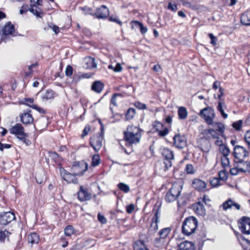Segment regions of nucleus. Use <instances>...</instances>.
Instances as JSON below:
<instances>
[{
  "instance_id": "1",
  "label": "nucleus",
  "mask_w": 250,
  "mask_h": 250,
  "mask_svg": "<svg viewBox=\"0 0 250 250\" xmlns=\"http://www.w3.org/2000/svg\"><path fill=\"white\" fill-rule=\"evenodd\" d=\"M199 115L208 125L212 126L203 130L200 133L201 137L197 141L199 148L202 151L207 152L211 148L210 140L215 141L219 138L225 137V126L221 122H213L215 114L211 107H207L202 109Z\"/></svg>"
},
{
  "instance_id": "2",
  "label": "nucleus",
  "mask_w": 250,
  "mask_h": 250,
  "mask_svg": "<svg viewBox=\"0 0 250 250\" xmlns=\"http://www.w3.org/2000/svg\"><path fill=\"white\" fill-rule=\"evenodd\" d=\"M143 132V129L138 126L133 125H128L123 132V140L125 142V146L130 149L128 151L122 146V150L127 155L130 154L133 151V146L140 143Z\"/></svg>"
},
{
  "instance_id": "3",
  "label": "nucleus",
  "mask_w": 250,
  "mask_h": 250,
  "mask_svg": "<svg viewBox=\"0 0 250 250\" xmlns=\"http://www.w3.org/2000/svg\"><path fill=\"white\" fill-rule=\"evenodd\" d=\"M198 225V221L195 217L189 216L185 219L182 226L184 235L189 236L195 232Z\"/></svg>"
},
{
  "instance_id": "4",
  "label": "nucleus",
  "mask_w": 250,
  "mask_h": 250,
  "mask_svg": "<svg viewBox=\"0 0 250 250\" xmlns=\"http://www.w3.org/2000/svg\"><path fill=\"white\" fill-rule=\"evenodd\" d=\"M182 186L181 183L174 182L167 191L165 199L167 202L171 203L176 200L181 194Z\"/></svg>"
},
{
  "instance_id": "5",
  "label": "nucleus",
  "mask_w": 250,
  "mask_h": 250,
  "mask_svg": "<svg viewBox=\"0 0 250 250\" xmlns=\"http://www.w3.org/2000/svg\"><path fill=\"white\" fill-rule=\"evenodd\" d=\"M160 151L164 161L162 169L164 171H167L172 166V160L174 159V152L171 149L167 147L161 148Z\"/></svg>"
},
{
  "instance_id": "6",
  "label": "nucleus",
  "mask_w": 250,
  "mask_h": 250,
  "mask_svg": "<svg viewBox=\"0 0 250 250\" xmlns=\"http://www.w3.org/2000/svg\"><path fill=\"white\" fill-rule=\"evenodd\" d=\"M234 157V162L238 166L242 164L246 158L249 156V151L244 146H235L232 152Z\"/></svg>"
},
{
  "instance_id": "7",
  "label": "nucleus",
  "mask_w": 250,
  "mask_h": 250,
  "mask_svg": "<svg viewBox=\"0 0 250 250\" xmlns=\"http://www.w3.org/2000/svg\"><path fill=\"white\" fill-rule=\"evenodd\" d=\"M172 230L171 228L167 227L163 228L159 230L158 235V237L155 239V243L158 247H162L167 244L170 237L169 234Z\"/></svg>"
},
{
  "instance_id": "8",
  "label": "nucleus",
  "mask_w": 250,
  "mask_h": 250,
  "mask_svg": "<svg viewBox=\"0 0 250 250\" xmlns=\"http://www.w3.org/2000/svg\"><path fill=\"white\" fill-rule=\"evenodd\" d=\"M161 203L158 201L154 205L152 209L153 216L151 220L150 229L154 232H156L158 229V223L160 221L161 216Z\"/></svg>"
},
{
  "instance_id": "9",
  "label": "nucleus",
  "mask_w": 250,
  "mask_h": 250,
  "mask_svg": "<svg viewBox=\"0 0 250 250\" xmlns=\"http://www.w3.org/2000/svg\"><path fill=\"white\" fill-rule=\"evenodd\" d=\"M104 139V132H98L89 138V145L97 152L101 148Z\"/></svg>"
},
{
  "instance_id": "10",
  "label": "nucleus",
  "mask_w": 250,
  "mask_h": 250,
  "mask_svg": "<svg viewBox=\"0 0 250 250\" xmlns=\"http://www.w3.org/2000/svg\"><path fill=\"white\" fill-rule=\"evenodd\" d=\"M28 11L35 15L37 18L42 19L45 15L43 10H41L39 8L38 10L35 9L31 4L29 5L27 3H24L20 9V14L22 15H26Z\"/></svg>"
},
{
  "instance_id": "11",
  "label": "nucleus",
  "mask_w": 250,
  "mask_h": 250,
  "mask_svg": "<svg viewBox=\"0 0 250 250\" xmlns=\"http://www.w3.org/2000/svg\"><path fill=\"white\" fill-rule=\"evenodd\" d=\"M237 224L242 234L250 235V217L243 216L237 220Z\"/></svg>"
},
{
  "instance_id": "12",
  "label": "nucleus",
  "mask_w": 250,
  "mask_h": 250,
  "mask_svg": "<svg viewBox=\"0 0 250 250\" xmlns=\"http://www.w3.org/2000/svg\"><path fill=\"white\" fill-rule=\"evenodd\" d=\"M87 164L83 160L74 162L71 168V171L75 176H82L87 169Z\"/></svg>"
},
{
  "instance_id": "13",
  "label": "nucleus",
  "mask_w": 250,
  "mask_h": 250,
  "mask_svg": "<svg viewBox=\"0 0 250 250\" xmlns=\"http://www.w3.org/2000/svg\"><path fill=\"white\" fill-rule=\"evenodd\" d=\"M151 125L152 132L153 133L157 132L158 136L160 137H164L169 133L168 128L164 127V125L160 121H154L152 123Z\"/></svg>"
},
{
  "instance_id": "14",
  "label": "nucleus",
  "mask_w": 250,
  "mask_h": 250,
  "mask_svg": "<svg viewBox=\"0 0 250 250\" xmlns=\"http://www.w3.org/2000/svg\"><path fill=\"white\" fill-rule=\"evenodd\" d=\"M90 15L98 19H106L109 15V10L108 8L104 5H102L97 7L94 13H90Z\"/></svg>"
},
{
  "instance_id": "15",
  "label": "nucleus",
  "mask_w": 250,
  "mask_h": 250,
  "mask_svg": "<svg viewBox=\"0 0 250 250\" xmlns=\"http://www.w3.org/2000/svg\"><path fill=\"white\" fill-rule=\"evenodd\" d=\"M191 186L196 191L199 192H205L208 191L207 183L199 178H194L192 181Z\"/></svg>"
},
{
  "instance_id": "16",
  "label": "nucleus",
  "mask_w": 250,
  "mask_h": 250,
  "mask_svg": "<svg viewBox=\"0 0 250 250\" xmlns=\"http://www.w3.org/2000/svg\"><path fill=\"white\" fill-rule=\"evenodd\" d=\"M197 200V202L191 205V208L198 216L204 217L207 213L206 209L203 203H201L200 200Z\"/></svg>"
},
{
  "instance_id": "17",
  "label": "nucleus",
  "mask_w": 250,
  "mask_h": 250,
  "mask_svg": "<svg viewBox=\"0 0 250 250\" xmlns=\"http://www.w3.org/2000/svg\"><path fill=\"white\" fill-rule=\"evenodd\" d=\"M16 219L15 214L10 211L3 212L0 213V225L6 226Z\"/></svg>"
},
{
  "instance_id": "18",
  "label": "nucleus",
  "mask_w": 250,
  "mask_h": 250,
  "mask_svg": "<svg viewBox=\"0 0 250 250\" xmlns=\"http://www.w3.org/2000/svg\"><path fill=\"white\" fill-rule=\"evenodd\" d=\"M78 199L81 202L89 201L92 198V194L88 192V189L83 186H81L77 193Z\"/></svg>"
},
{
  "instance_id": "19",
  "label": "nucleus",
  "mask_w": 250,
  "mask_h": 250,
  "mask_svg": "<svg viewBox=\"0 0 250 250\" xmlns=\"http://www.w3.org/2000/svg\"><path fill=\"white\" fill-rule=\"evenodd\" d=\"M173 145L177 148L183 149L187 146V139L185 135L177 134L173 138Z\"/></svg>"
},
{
  "instance_id": "20",
  "label": "nucleus",
  "mask_w": 250,
  "mask_h": 250,
  "mask_svg": "<svg viewBox=\"0 0 250 250\" xmlns=\"http://www.w3.org/2000/svg\"><path fill=\"white\" fill-rule=\"evenodd\" d=\"M48 154L50 158L58 167L59 170L62 168L64 162V159L55 151H49Z\"/></svg>"
},
{
  "instance_id": "21",
  "label": "nucleus",
  "mask_w": 250,
  "mask_h": 250,
  "mask_svg": "<svg viewBox=\"0 0 250 250\" xmlns=\"http://www.w3.org/2000/svg\"><path fill=\"white\" fill-rule=\"evenodd\" d=\"M20 117L21 121L25 125L32 124L34 121L30 109H27V110L24 111L20 115Z\"/></svg>"
},
{
  "instance_id": "22",
  "label": "nucleus",
  "mask_w": 250,
  "mask_h": 250,
  "mask_svg": "<svg viewBox=\"0 0 250 250\" xmlns=\"http://www.w3.org/2000/svg\"><path fill=\"white\" fill-rule=\"evenodd\" d=\"M9 131L11 134L15 135L17 138L22 135H25V133L24 127L20 123H17L12 126L9 129Z\"/></svg>"
},
{
  "instance_id": "23",
  "label": "nucleus",
  "mask_w": 250,
  "mask_h": 250,
  "mask_svg": "<svg viewBox=\"0 0 250 250\" xmlns=\"http://www.w3.org/2000/svg\"><path fill=\"white\" fill-rule=\"evenodd\" d=\"M214 143L215 145L219 147V150L222 154V156H229V155L230 150L229 148L227 145L223 144L221 138L217 139L215 141Z\"/></svg>"
},
{
  "instance_id": "24",
  "label": "nucleus",
  "mask_w": 250,
  "mask_h": 250,
  "mask_svg": "<svg viewBox=\"0 0 250 250\" xmlns=\"http://www.w3.org/2000/svg\"><path fill=\"white\" fill-rule=\"evenodd\" d=\"M2 32V34L5 36H15L16 35L14 25L10 21L7 22L3 27Z\"/></svg>"
},
{
  "instance_id": "25",
  "label": "nucleus",
  "mask_w": 250,
  "mask_h": 250,
  "mask_svg": "<svg viewBox=\"0 0 250 250\" xmlns=\"http://www.w3.org/2000/svg\"><path fill=\"white\" fill-rule=\"evenodd\" d=\"M141 236H139V239L133 243V250H149L146 245L147 240L145 241L141 239Z\"/></svg>"
},
{
  "instance_id": "26",
  "label": "nucleus",
  "mask_w": 250,
  "mask_h": 250,
  "mask_svg": "<svg viewBox=\"0 0 250 250\" xmlns=\"http://www.w3.org/2000/svg\"><path fill=\"white\" fill-rule=\"evenodd\" d=\"M60 175L62 178L68 183L73 182L74 177L75 176L73 173H70L66 171L63 167L60 170Z\"/></svg>"
},
{
  "instance_id": "27",
  "label": "nucleus",
  "mask_w": 250,
  "mask_h": 250,
  "mask_svg": "<svg viewBox=\"0 0 250 250\" xmlns=\"http://www.w3.org/2000/svg\"><path fill=\"white\" fill-rule=\"evenodd\" d=\"M40 240V235L35 232H30L27 236V242L32 246L38 244Z\"/></svg>"
},
{
  "instance_id": "28",
  "label": "nucleus",
  "mask_w": 250,
  "mask_h": 250,
  "mask_svg": "<svg viewBox=\"0 0 250 250\" xmlns=\"http://www.w3.org/2000/svg\"><path fill=\"white\" fill-rule=\"evenodd\" d=\"M104 84L100 81H94L91 85V89L97 93H101L103 90Z\"/></svg>"
},
{
  "instance_id": "29",
  "label": "nucleus",
  "mask_w": 250,
  "mask_h": 250,
  "mask_svg": "<svg viewBox=\"0 0 250 250\" xmlns=\"http://www.w3.org/2000/svg\"><path fill=\"white\" fill-rule=\"evenodd\" d=\"M195 246L192 242L185 241L181 242L178 246V250H195Z\"/></svg>"
},
{
  "instance_id": "30",
  "label": "nucleus",
  "mask_w": 250,
  "mask_h": 250,
  "mask_svg": "<svg viewBox=\"0 0 250 250\" xmlns=\"http://www.w3.org/2000/svg\"><path fill=\"white\" fill-rule=\"evenodd\" d=\"M130 25L131 28L132 29L134 28V26L139 27L140 28V32L143 35L146 34L147 31V28L146 26H144L143 24L138 21H132L130 22Z\"/></svg>"
},
{
  "instance_id": "31",
  "label": "nucleus",
  "mask_w": 250,
  "mask_h": 250,
  "mask_svg": "<svg viewBox=\"0 0 250 250\" xmlns=\"http://www.w3.org/2000/svg\"><path fill=\"white\" fill-rule=\"evenodd\" d=\"M240 22L243 25H250V10H248L241 15Z\"/></svg>"
},
{
  "instance_id": "32",
  "label": "nucleus",
  "mask_w": 250,
  "mask_h": 250,
  "mask_svg": "<svg viewBox=\"0 0 250 250\" xmlns=\"http://www.w3.org/2000/svg\"><path fill=\"white\" fill-rule=\"evenodd\" d=\"M183 6H188L193 10H197L200 7L194 4L192 0H179Z\"/></svg>"
},
{
  "instance_id": "33",
  "label": "nucleus",
  "mask_w": 250,
  "mask_h": 250,
  "mask_svg": "<svg viewBox=\"0 0 250 250\" xmlns=\"http://www.w3.org/2000/svg\"><path fill=\"white\" fill-rule=\"evenodd\" d=\"M56 93L52 89H47L42 96L43 100L48 101L54 99L56 97Z\"/></svg>"
},
{
  "instance_id": "34",
  "label": "nucleus",
  "mask_w": 250,
  "mask_h": 250,
  "mask_svg": "<svg viewBox=\"0 0 250 250\" xmlns=\"http://www.w3.org/2000/svg\"><path fill=\"white\" fill-rule=\"evenodd\" d=\"M86 68L89 69L95 68L97 67L95 60L91 57H87L85 58Z\"/></svg>"
},
{
  "instance_id": "35",
  "label": "nucleus",
  "mask_w": 250,
  "mask_h": 250,
  "mask_svg": "<svg viewBox=\"0 0 250 250\" xmlns=\"http://www.w3.org/2000/svg\"><path fill=\"white\" fill-rule=\"evenodd\" d=\"M178 118L180 120H184L187 118L188 113L186 107L180 106L178 109Z\"/></svg>"
},
{
  "instance_id": "36",
  "label": "nucleus",
  "mask_w": 250,
  "mask_h": 250,
  "mask_svg": "<svg viewBox=\"0 0 250 250\" xmlns=\"http://www.w3.org/2000/svg\"><path fill=\"white\" fill-rule=\"evenodd\" d=\"M34 100L32 98H23L22 100L20 102V104H25L28 106L33 109V107L36 106V104H34Z\"/></svg>"
},
{
  "instance_id": "37",
  "label": "nucleus",
  "mask_w": 250,
  "mask_h": 250,
  "mask_svg": "<svg viewBox=\"0 0 250 250\" xmlns=\"http://www.w3.org/2000/svg\"><path fill=\"white\" fill-rule=\"evenodd\" d=\"M101 162V159L99 154H95L92 157V161L91 166L92 167H96L99 166Z\"/></svg>"
},
{
  "instance_id": "38",
  "label": "nucleus",
  "mask_w": 250,
  "mask_h": 250,
  "mask_svg": "<svg viewBox=\"0 0 250 250\" xmlns=\"http://www.w3.org/2000/svg\"><path fill=\"white\" fill-rule=\"evenodd\" d=\"M136 114V110L134 108L130 107L129 108L125 114V118L126 120L129 121L132 120Z\"/></svg>"
},
{
  "instance_id": "39",
  "label": "nucleus",
  "mask_w": 250,
  "mask_h": 250,
  "mask_svg": "<svg viewBox=\"0 0 250 250\" xmlns=\"http://www.w3.org/2000/svg\"><path fill=\"white\" fill-rule=\"evenodd\" d=\"M30 2L33 7L35 9L38 10V8L43 10L42 8V0H30Z\"/></svg>"
},
{
  "instance_id": "40",
  "label": "nucleus",
  "mask_w": 250,
  "mask_h": 250,
  "mask_svg": "<svg viewBox=\"0 0 250 250\" xmlns=\"http://www.w3.org/2000/svg\"><path fill=\"white\" fill-rule=\"evenodd\" d=\"M29 135L27 133H25V135H22L19 137L18 139L21 141L23 144H25L26 146H29L31 145V141L28 139Z\"/></svg>"
},
{
  "instance_id": "41",
  "label": "nucleus",
  "mask_w": 250,
  "mask_h": 250,
  "mask_svg": "<svg viewBox=\"0 0 250 250\" xmlns=\"http://www.w3.org/2000/svg\"><path fill=\"white\" fill-rule=\"evenodd\" d=\"M64 234L67 236H71L74 232V229L72 225H67L64 230Z\"/></svg>"
},
{
  "instance_id": "42",
  "label": "nucleus",
  "mask_w": 250,
  "mask_h": 250,
  "mask_svg": "<svg viewBox=\"0 0 250 250\" xmlns=\"http://www.w3.org/2000/svg\"><path fill=\"white\" fill-rule=\"evenodd\" d=\"M91 130V126L89 124H86L82 131V133L81 135V138H84L89 134Z\"/></svg>"
},
{
  "instance_id": "43",
  "label": "nucleus",
  "mask_w": 250,
  "mask_h": 250,
  "mask_svg": "<svg viewBox=\"0 0 250 250\" xmlns=\"http://www.w3.org/2000/svg\"><path fill=\"white\" fill-rule=\"evenodd\" d=\"M218 178L220 180L226 181L228 178V172L226 169H223L218 172Z\"/></svg>"
},
{
  "instance_id": "44",
  "label": "nucleus",
  "mask_w": 250,
  "mask_h": 250,
  "mask_svg": "<svg viewBox=\"0 0 250 250\" xmlns=\"http://www.w3.org/2000/svg\"><path fill=\"white\" fill-rule=\"evenodd\" d=\"M117 187L120 190L124 192L125 193H127L130 190L129 186L124 183H119L117 185Z\"/></svg>"
},
{
  "instance_id": "45",
  "label": "nucleus",
  "mask_w": 250,
  "mask_h": 250,
  "mask_svg": "<svg viewBox=\"0 0 250 250\" xmlns=\"http://www.w3.org/2000/svg\"><path fill=\"white\" fill-rule=\"evenodd\" d=\"M185 170L187 173L188 174H194L196 172V170L194 168V167L192 164H188L186 165Z\"/></svg>"
},
{
  "instance_id": "46",
  "label": "nucleus",
  "mask_w": 250,
  "mask_h": 250,
  "mask_svg": "<svg viewBox=\"0 0 250 250\" xmlns=\"http://www.w3.org/2000/svg\"><path fill=\"white\" fill-rule=\"evenodd\" d=\"M220 180L218 177H213L209 179V183L213 188L218 187L220 185Z\"/></svg>"
},
{
  "instance_id": "47",
  "label": "nucleus",
  "mask_w": 250,
  "mask_h": 250,
  "mask_svg": "<svg viewBox=\"0 0 250 250\" xmlns=\"http://www.w3.org/2000/svg\"><path fill=\"white\" fill-rule=\"evenodd\" d=\"M221 163L222 166L224 168L229 166L230 162L228 158V156H225L221 157Z\"/></svg>"
},
{
  "instance_id": "48",
  "label": "nucleus",
  "mask_w": 250,
  "mask_h": 250,
  "mask_svg": "<svg viewBox=\"0 0 250 250\" xmlns=\"http://www.w3.org/2000/svg\"><path fill=\"white\" fill-rule=\"evenodd\" d=\"M243 171H244V170L243 169V167H238L230 168V169L229 170V172H230V174L232 175H236L239 172L243 173Z\"/></svg>"
},
{
  "instance_id": "49",
  "label": "nucleus",
  "mask_w": 250,
  "mask_h": 250,
  "mask_svg": "<svg viewBox=\"0 0 250 250\" xmlns=\"http://www.w3.org/2000/svg\"><path fill=\"white\" fill-rule=\"evenodd\" d=\"M108 20L109 21L114 22L119 25L121 26L122 25V22L120 20V19L118 18V17L116 16L112 15L111 16H109L107 17Z\"/></svg>"
},
{
  "instance_id": "50",
  "label": "nucleus",
  "mask_w": 250,
  "mask_h": 250,
  "mask_svg": "<svg viewBox=\"0 0 250 250\" xmlns=\"http://www.w3.org/2000/svg\"><path fill=\"white\" fill-rule=\"evenodd\" d=\"M232 200L231 199H229L224 202L222 205L223 209L226 210L228 209L231 208L232 207Z\"/></svg>"
},
{
  "instance_id": "51",
  "label": "nucleus",
  "mask_w": 250,
  "mask_h": 250,
  "mask_svg": "<svg viewBox=\"0 0 250 250\" xmlns=\"http://www.w3.org/2000/svg\"><path fill=\"white\" fill-rule=\"evenodd\" d=\"M10 234L9 232L5 230L4 231H0V242L4 243L5 242V238L9 236Z\"/></svg>"
},
{
  "instance_id": "52",
  "label": "nucleus",
  "mask_w": 250,
  "mask_h": 250,
  "mask_svg": "<svg viewBox=\"0 0 250 250\" xmlns=\"http://www.w3.org/2000/svg\"><path fill=\"white\" fill-rule=\"evenodd\" d=\"M38 65V63L37 62H36L35 63H33L28 66V71L25 72V77H29L31 76L33 72V71L32 70V68L34 67H36Z\"/></svg>"
},
{
  "instance_id": "53",
  "label": "nucleus",
  "mask_w": 250,
  "mask_h": 250,
  "mask_svg": "<svg viewBox=\"0 0 250 250\" xmlns=\"http://www.w3.org/2000/svg\"><path fill=\"white\" fill-rule=\"evenodd\" d=\"M122 94L120 93H114L110 100V104H112L114 106H117V97L118 96H121Z\"/></svg>"
},
{
  "instance_id": "54",
  "label": "nucleus",
  "mask_w": 250,
  "mask_h": 250,
  "mask_svg": "<svg viewBox=\"0 0 250 250\" xmlns=\"http://www.w3.org/2000/svg\"><path fill=\"white\" fill-rule=\"evenodd\" d=\"M244 167L243 173L249 172L250 173V161H244L242 164Z\"/></svg>"
},
{
  "instance_id": "55",
  "label": "nucleus",
  "mask_w": 250,
  "mask_h": 250,
  "mask_svg": "<svg viewBox=\"0 0 250 250\" xmlns=\"http://www.w3.org/2000/svg\"><path fill=\"white\" fill-rule=\"evenodd\" d=\"M243 250H250V240L248 239L245 240L244 243H240Z\"/></svg>"
},
{
  "instance_id": "56",
  "label": "nucleus",
  "mask_w": 250,
  "mask_h": 250,
  "mask_svg": "<svg viewBox=\"0 0 250 250\" xmlns=\"http://www.w3.org/2000/svg\"><path fill=\"white\" fill-rule=\"evenodd\" d=\"M167 8L172 12H176L178 10L177 4L175 3H172L171 2H169Z\"/></svg>"
},
{
  "instance_id": "57",
  "label": "nucleus",
  "mask_w": 250,
  "mask_h": 250,
  "mask_svg": "<svg viewBox=\"0 0 250 250\" xmlns=\"http://www.w3.org/2000/svg\"><path fill=\"white\" fill-rule=\"evenodd\" d=\"M208 36L210 39V43L214 46L217 45V38L212 33H208Z\"/></svg>"
},
{
  "instance_id": "58",
  "label": "nucleus",
  "mask_w": 250,
  "mask_h": 250,
  "mask_svg": "<svg viewBox=\"0 0 250 250\" xmlns=\"http://www.w3.org/2000/svg\"><path fill=\"white\" fill-rule=\"evenodd\" d=\"M243 124L242 120H239L234 122L232 124V127L236 130L239 131L241 129Z\"/></svg>"
},
{
  "instance_id": "59",
  "label": "nucleus",
  "mask_w": 250,
  "mask_h": 250,
  "mask_svg": "<svg viewBox=\"0 0 250 250\" xmlns=\"http://www.w3.org/2000/svg\"><path fill=\"white\" fill-rule=\"evenodd\" d=\"M134 106L139 109H146L147 107L146 104L144 103H142L140 102H136L134 104Z\"/></svg>"
},
{
  "instance_id": "60",
  "label": "nucleus",
  "mask_w": 250,
  "mask_h": 250,
  "mask_svg": "<svg viewBox=\"0 0 250 250\" xmlns=\"http://www.w3.org/2000/svg\"><path fill=\"white\" fill-rule=\"evenodd\" d=\"M65 75L68 77H70L73 74V67L68 65L65 68Z\"/></svg>"
},
{
  "instance_id": "61",
  "label": "nucleus",
  "mask_w": 250,
  "mask_h": 250,
  "mask_svg": "<svg viewBox=\"0 0 250 250\" xmlns=\"http://www.w3.org/2000/svg\"><path fill=\"white\" fill-rule=\"evenodd\" d=\"M97 218L98 221L102 224H106L107 222L106 218L101 213H99L98 214Z\"/></svg>"
},
{
  "instance_id": "62",
  "label": "nucleus",
  "mask_w": 250,
  "mask_h": 250,
  "mask_svg": "<svg viewBox=\"0 0 250 250\" xmlns=\"http://www.w3.org/2000/svg\"><path fill=\"white\" fill-rule=\"evenodd\" d=\"M234 234L237 237L238 241L239 243H241V240L244 241V242L245 241V240H247V238H245L242 234H240L239 232L234 231Z\"/></svg>"
},
{
  "instance_id": "63",
  "label": "nucleus",
  "mask_w": 250,
  "mask_h": 250,
  "mask_svg": "<svg viewBox=\"0 0 250 250\" xmlns=\"http://www.w3.org/2000/svg\"><path fill=\"white\" fill-rule=\"evenodd\" d=\"M134 209L135 206L133 204H130L126 206V211L127 213H132L134 211Z\"/></svg>"
},
{
  "instance_id": "64",
  "label": "nucleus",
  "mask_w": 250,
  "mask_h": 250,
  "mask_svg": "<svg viewBox=\"0 0 250 250\" xmlns=\"http://www.w3.org/2000/svg\"><path fill=\"white\" fill-rule=\"evenodd\" d=\"M198 199L200 200L201 203L203 202L206 205H208V203L211 201L207 195L205 194L204 195L203 198L199 197L198 198Z\"/></svg>"
}]
</instances>
